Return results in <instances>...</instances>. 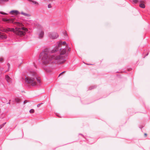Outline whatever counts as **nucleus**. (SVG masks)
Here are the masks:
<instances>
[{
  "label": "nucleus",
  "mask_w": 150,
  "mask_h": 150,
  "mask_svg": "<svg viewBox=\"0 0 150 150\" xmlns=\"http://www.w3.org/2000/svg\"><path fill=\"white\" fill-rule=\"evenodd\" d=\"M148 53H147V54H146V56H147V55H148Z\"/></svg>",
  "instance_id": "33"
},
{
  "label": "nucleus",
  "mask_w": 150,
  "mask_h": 150,
  "mask_svg": "<svg viewBox=\"0 0 150 150\" xmlns=\"http://www.w3.org/2000/svg\"><path fill=\"white\" fill-rule=\"evenodd\" d=\"M139 6L142 8H145V5L143 3H141L139 4Z\"/></svg>",
  "instance_id": "13"
},
{
  "label": "nucleus",
  "mask_w": 150,
  "mask_h": 150,
  "mask_svg": "<svg viewBox=\"0 0 150 150\" xmlns=\"http://www.w3.org/2000/svg\"><path fill=\"white\" fill-rule=\"evenodd\" d=\"M28 102L27 100H25L24 101L23 103L25 104V103H27Z\"/></svg>",
  "instance_id": "26"
},
{
  "label": "nucleus",
  "mask_w": 150,
  "mask_h": 150,
  "mask_svg": "<svg viewBox=\"0 0 150 150\" xmlns=\"http://www.w3.org/2000/svg\"><path fill=\"white\" fill-rule=\"evenodd\" d=\"M67 34L66 33H65V34H64V36H67Z\"/></svg>",
  "instance_id": "30"
},
{
  "label": "nucleus",
  "mask_w": 150,
  "mask_h": 150,
  "mask_svg": "<svg viewBox=\"0 0 150 150\" xmlns=\"http://www.w3.org/2000/svg\"><path fill=\"white\" fill-rule=\"evenodd\" d=\"M142 3V0L138 1V0H132V3L133 4H136L138 2Z\"/></svg>",
  "instance_id": "11"
},
{
  "label": "nucleus",
  "mask_w": 150,
  "mask_h": 150,
  "mask_svg": "<svg viewBox=\"0 0 150 150\" xmlns=\"http://www.w3.org/2000/svg\"><path fill=\"white\" fill-rule=\"evenodd\" d=\"M44 35V32L43 30H38V35L39 38H41L43 37Z\"/></svg>",
  "instance_id": "6"
},
{
  "label": "nucleus",
  "mask_w": 150,
  "mask_h": 150,
  "mask_svg": "<svg viewBox=\"0 0 150 150\" xmlns=\"http://www.w3.org/2000/svg\"><path fill=\"white\" fill-rule=\"evenodd\" d=\"M33 2L35 4H38V2L36 1H33Z\"/></svg>",
  "instance_id": "21"
},
{
  "label": "nucleus",
  "mask_w": 150,
  "mask_h": 150,
  "mask_svg": "<svg viewBox=\"0 0 150 150\" xmlns=\"http://www.w3.org/2000/svg\"><path fill=\"white\" fill-rule=\"evenodd\" d=\"M3 58H1V57H0V62H2L3 61Z\"/></svg>",
  "instance_id": "22"
},
{
  "label": "nucleus",
  "mask_w": 150,
  "mask_h": 150,
  "mask_svg": "<svg viewBox=\"0 0 150 150\" xmlns=\"http://www.w3.org/2000/svg\"><path fill=\"white\" fill-rule=\"evenodd\" d=\"M96 87V86H91L89 88V90H91L92 89Z\"/></svg>",
  "instance_id": "16"
},
{
  "label": "nucleus",
  "mask_w": 150,
  "mask_h": 150,
  "mask_svg": "<svg viewBox=\"0 0 150 150\" xmlns=\"http://www.w3.org/2000/svg\"><path fill=\"white\" fill-rule=\"evenodd\" d=\"M56 115L57 116H58L59 117H60L59 116V115L58 114H56Z\"/></svg>",
  "instance_id": "31"
},
{
  "label": "nucleus",
  "mask_w": 150,
  "mask_h": 150,
  "mask_svg": "<svg viewBox=\"0 0 150 150\" xmlns=\"http://www.w3.org/2000/svg\"><path fill=\"white\" fill-rule=\"evenodd\" d=\"M70 48H69V49H68V50L69 51H70Z\"/></svg>",
  "instance_id": "32"
},
{
  "label": "nucleus",
  "mask_w": 150,
  "mask_h": 150,
  "mask_svg": "<svg viewBox=\"0 0 150 150\" xmlns=\"http://www.w3.org/2000/svg\"><path fill=\"white\" fill-rule=\"evenodd\" d=\"M61 54H54L50 55L51 51L50 52L48 48L45 49L40 54V58L42 62L44 64H50L52 63L61 64L64 63L67 59V55L64 54L66 50L64 48Z\"/></svg>",
  "instance_id": "1"
},
{
  "label": "nucleus",
  "mask_w": 150,
  "mask_h": 150,
  "mask_svg": "<svg viewBox=\"0 0 150 150\" xmlns=\"http://www.w3.org/2000/svg\"><path fill=\"white\" fill-rule=\"evenodd\" d=\"M9 13L12 14H15L16 15H18L20 13L17 10H13L11 11Z\"/></svg>",
  "instance_id": "7"
},
{
  "label": "nucleus",
  "mask_w": 150,
  "mask_h": 150,
  "mask_svg": "<svg viewBox=\"0 0 150 150\" xmlns=\"http://www.w3.org/2000/svg\"><path fill=\"white\" fill-rule=\"evenodd\" d=\"M2 20L4 21L7 22V23H13V20L12 19L10 18L7 19L4 18H3Z\"/></svg>",
  "instance_id": "8"
},
{
  "label": "nucleus",
  "mask_w": 150,
  "mask_h": 150,
  "mask_svg": "<svg viewBox=\"0 0 150 150\" xmlns=\"http://www.w3.org/2000/svg\"><path fill=\"white\" fill-rule=\"evenodd\" d=\"M6 36L5 35H0V38L1 39H6Z\"/></svg>",
  "instance_id": "12"
},
{
  "label": "nucleus",
  "mask_w": 150,
  "mask_h": 150,
  "mask_svg": "<svg viewBox=\"0 0 150 150\" xmlns=\"http://www.w3.org/2000/svg\"><path fill=\"white\" fill-rule=\"evenodd\" d=\"M62 46H63V47L60 48L59 49V52H60V54H61V53L62 52V51L63 50V49L64 48L66 51L64 53V54H67V57L68 54L66 52V49L65 48L66 47H67L68 45H67L66 44V42L65 41L58 42L54 48L51 50V53H55L57 51L59 50V47Z\"/></svg>",
  "instance_id": "4"
},
{
  "label": "nucleus",
  "mask_w": 150,
  "mask_h": 150,
  "mask_svg": "<svg viewBox=\"0 0 150 150\" xmlns=\"http://www.w3.org/2000/svg\"><path fill=\"white\" fill-rule=\"evenodd\" d=\"M144 135L145 137H146L147 136V134L146 133H145L144 134Z\"/></svg>",
  "instance_id": "29"
},
{
  "label": "nucleus",
  "mask_w": 150,
  "mask_h": 150,
  "mask_svg": "<svg viewBox=\"0 0 150 150\" xmlns=\"http://www.w3.org/2000/svg\"><path fill=\"white\" fill-rule=\"evenodd\" d=\"M31 77L25 76V81L28 83L30 84L32 86L35 85H40L41 83L40 79L35 72L30 74Z\"/></svg>",
  "instance_id": "2"
},
{
  "label": "nucleus",
  "mask_w": 150,
  "mask_h": 150,
  "mask_svg": "<svg viewBox=\"0 0 150 150\" xmlns=\"http://www.w3.org/2000/svg\"><path fill=\"white\" fill-rule=\"evenodd\" d=\"M11 101V100H9V102L7 103V104H10V101Z\"/></svg>",
  "instance_id": "27"
},
{
  "label": "nucleus",
  "mask_w": 150,
  "mask_h": 150,
  "mask_svg": "<svg viewBox=\"0 0 150 150\" xmlns=\"http://www.w3.org/2000/svg\"><path fill=\"white\" fill-rule=\"evenodd\" d=\"M1 1L3 2H6L8 1V0H0Z\"/></svg>",
  "instance_id": "20"
},
{
  "label": "nucleus",
  "mask_w": 150,
  "mask_h": 150,
  "mask_svg": "<svg viewBox=\"0 0 150 150\" xmlns=\"http://www.w3.org/2000/svg\"><path fill=\"white\" fill-rule=\"evenodd\" d=\"M5 124H4L3 125H0V129H1Z\"/></svg>",
  "instance_id": "23"
},
{
  "label": "nucleus",
  "mask_w": 150,
  "mask_h": 150,
  "mask_svg": "<svg viewBox=\"0 0 150 150\" xmlns=\"http://www.w3.org/2000/svg\"><path fill=\"white\" fill-rule=\"evenodd\" d=\"M0 14L3 15H6L7 13H4L2 11H0Z\"/></svg>",
  "instance_id": "18"
},
{
  "label": "nucleus",
  "mask_w": 150,
  "mask_h": 150,
  "mask_svg": "<svg viewBox=\"0 0 150 150\" xmlns=\"http://www.w3.org/2000/svg\"><path fill=\"white\" fill-rule=\"evenodd\" d=\"M49 37L52 39L57 38L58 37V34L56 33H50L49 34Z\"/></svg>",
  "instance_id": "5"
},
{
  "label": "nucleus",
  "mask_w": 150,
  "mask_h": 150,
  "mask_svg": "<svg viewBox=\"0 0 150 150\" xmlns=\"http://www.w3.org/2000/svg\"><path fill=\"white\" fill-rule=\"evenodd\" d=\"M27 31L28 29L23 27H22L21 28L16 27L15 29L8 28L4 29V31L5 32L7 33L9 31L13 32L17 35L20 36L24 35L25 34V32Z\"/></svg>",
  "instance_id": "3"
},
{
  "label": "nucleus",
  "mask_w": 150,
  "mask_h": 150,
  "mask_svg": "<svg viewBox=\"0 0 150 150\" xmlns=\"http://www.w3.org/2000/svg\"><path fill=\"white\" fill-rule=\"evenodd\" d=\"M65 72V71H64L62 72L59 75V76H60V75H61L62 74H63V73H64V72Z\"/></svg>",
  "instance_id": "24"
},
{
  "label": "nucleus",
  "mask_w": 150,
  "mask_h": 150,
  "mask_svg": "<svg viewBox=\"0 0 150 150\" xmlns=\"http://www.w3.org/2000/svg\"><path fill=\"white\" fill-rule=\"evenodd\" d=\"M15 101L17 103H18L20 101V100L18 98H15Z\"/></svg>",
  "instance_id": "15"
},
{
  "label": "nucleus",
  "mask_w": 150,
  "mask_h": 150,
  "mask_svg": "<svg viewBox=\"0 0 150 150\" xmlns=\"http://www.w3.org/2000/svg\"><path fill=\"white\" fill-rule=\"evenodd\" d=\"M41 104H42V103H41L40 104H38L37 105V106L38 107H39L40 106V105Z\"/></svg>",
  "instance_id": "25"
},
{
  "label": "nucleus",
  "mask_w": 150,
  "mask_h": 150,
  "mask_svg": "<svg viewBox=\"0 0 150 150\" xmlns=\"http://www.w3.org/2000/svg\"><path fill=\"white\" fill-rule=\"evenodd\" d=\"M5 79L8 83L10 82L11 81V78L8 75H6L5 76Z\"/></svg>",
  "instance_id": "9"
},
{
  "label": "nucleus",
  "mask_w": 150,
  "mask_h": 150,
  "mask_svg": "<svg viewBox=\"0 0 150 150\" xmlns=\"http://www.w3.org/2000/svg\"><path fill=\"white\" fill-rule=\"evenodd\" d=\"M34 112V110L33 109H31L29 111V112L30 113H33Z\"/></svg>",
  "instance_id": "17"
},
{
  "label": "nucleus",
  "mask_w": 150,
  "mask_h": 150,
  "mask_svg": "<svg viewBox=\"0 0 150 150\" xmlns=\"http://www.w3.org/2000/svg\"><path fill=\"white\" fill-rule=\"evenodd\" d=\"M21 14L22 15H24V16H26L27 17H29L30 16V14L24 13L23 12H21Z\"/></svg>",
  "instance_id": "10"
},
{
  "label": "nucleus",
  "mask_w": 150,
  "mask_h": 150,
  "mask_svg": "<svg viewBox=\"0 0 150 150\" xmlns=\"http://www.w3.org/2000/svg\"><path fill=\"white\" fill-rule=\"evenodd\" d=\"M16 25L20 27H21L22 26V24L20 23L19 22H16Z\"/></svg>",
  "instance_id": "14"
},
{
  "label": "nucleus",
  "mask_w": 150,
  "mask_h": 150,
  "mask_svg": "<svg viewBox=\"0 0 150 150\" xmlns=\"http://www.w3.org/2000/svg\"><path fill=\"white\" fill-rule=\"evenodd\" d=\"M48 7L49 8H52V6H51V4H49L48 5Z\"/></svg>",
  "instance_id": "19"
},
{
  "label": "nucleus",
  "mask_w": 150,
  "mask_h": 150,
  "mask_svg": "<svg viewBox=\"0 0 150 150\" xmlns=\"http://www.w3.org/2000/svg\"><path fill=\"white\" fill-rule=\"evenodd\" d=\"M7 65H8V68H9V67L10 65L9 64V63H8L7 64Z\"/></svg>",
  "instance_id": "28"
}]
</instances>
